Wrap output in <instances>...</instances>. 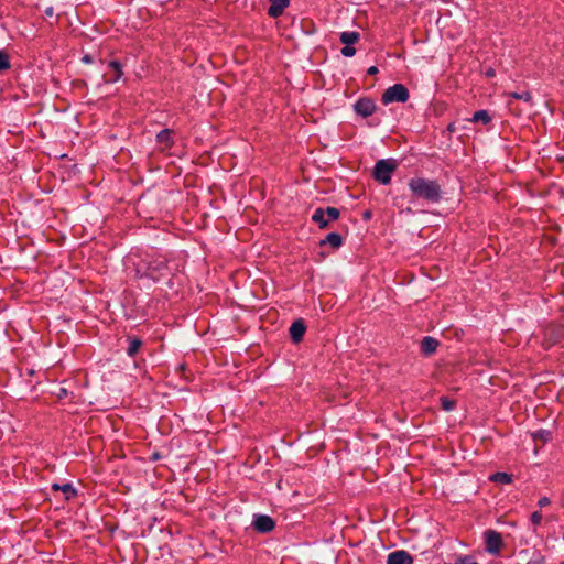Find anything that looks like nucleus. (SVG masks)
I'll list each match as a JSON object with an SVG mask.
<instances>
[{
    "instance_id": "1",
    "label": "nucleus",
    "mask_w": 564,
    "mask_h": 564,
    "mask_svg": "<svg viewBox=\"0 0 564 564\" xmlns=\"http://www.w3.org/2000/svg\"><path fill=\"white\" fill-rule=\"evenodd\" d=\"M409 189L414 199H423L427 203H438L442 198V189L440 184L434 180L424 177H412L409 183Z\"/></svg>"
},
{
    "instance_id": "2",
    "label": "nucleus",
    "mask_w": 564,
    "mask_h": 564,
    "mask_svg": "<svg viewBox=\"0 0 564 564\" xmlns=\"http://www.w3.org/2000/svg\"><path fill=\"white\" fill-rule=\"evenodd\" d=\"M409 97V90L404 85L394 84L383 91L381 101L383 105H389L392 102H405L408 101Z\"/></svg>"
},
{
    "instance_id": "3",
    "label": "nucleus",
    "mask_w": 564,
    "mask_h": 564,
    "mask_svg": "<svg viewBox=\"0 0 564 564\" xmlns=\"http://www.w3.org/2000/svg\"><path fill=\"white\" fill-rule=\"evenodd\" d=\"M397 164L393 160H379L373 169V177L381 184L387 185L391 182V176Z\"/></svg>"
},
{
    "instance_id": "4",
    "label": "nucleus",
    "mask_w": 564,
    "mask_h": 564,
    "mask_svg": "<svg viewBox=\"0 0 564 564\" xmlns=\"http://www.w3.org/2000/svg\"><path fill=\"white\" fill-rule=\"evenodd\" d=\"M339 217V210L335 207L317 208L315 209L312 220L321 228H326L330 221Z\"/></svg>"
},
{
    "instance_id": "5",
    "label": "nucleus",
    "mask_w": 564,
    "mask_h": 564,
    "mask_svg": "<svg viewBox=\"0 0 564 564\" xmlns=\"http://www.w3.org/2000/svg\"><path fill=\"white\" fill-rule=\"evenodd\" d=\"M167 265L164 258H158L147 263L144 274L153 281H159L166 274Z\"/></svg>"
},
{
    "instance_id": "6",
    "label": "nucleus",
    "mask_w": 564,
    "mask_h": 564,
    "mask_svg": "<svg viewBox=\"0 0 564 564\" xmlns=\"http://www.w3.org/2000/svg\"><path fill=\"white\" fill-rule=\"evenodd\" d=\"M486 551L490 554H499L502 547L501 534L495 530L485 532Z\"/></svg>"
},
{
    "instance_id": "7",
    "label": "nucleus",
    "mask_w": 564,
    "mask_h": 564,
    "mask_svg": "<svg viewBox=\"0 0 564 564\" xmlns=\"http://www.w3.org/2000/svg\"><path fill=\"white\" fill-rule=\"evenodd\" d=\"M376 108L375 101L369 98H360L354 105L356 113L364 118L370 117L375 112Z\"/></svg>"
},
{
    "instance_id": "8",
    "label": "nucleus",
    "mask_w": 564,
    "mask_h": 564,
    "mask_svg": "<svg viewBox=\"0 0 564 564\" xmlns=\"http://www.w3.org/2000/svg\"><path fill=\"white\" fill-rule=\"evenodd\" d=\"M253 528L261 533H268L274 529V521L265 514H258L252 522Z\"/></svg>"
},
{
    "instance_id": "9",
    "label": "nucleus",
    "mask_w": 564,
    "mask_h": 564,
    "mask_svg": "<svg viewBox=\"0 0 564 564\" xmlns=\"http://www.w3.org/2000/svg\"><path fill=\"white\" fill-rule=\"evenodd\" d=\"M412 563H413L412 556L409 554V552H406L404 550L391 552L387 558V564H412Z\"/></svg>"
},
{
    "instance_id": "10",
    "label": "nucleus",
    "mask_w": 564,
    "mask_h": 564,
    "mask_svg": "<svg viewBox=\"0 0 564 564\" xmlns=\"http://www.w3.org/2000/svg\"><path fill=\"white\" fill-rule=\"evenodd\" d=\"M306 326L303 321L297 319L293 322L289 328L290 337L294 343H299L303 339Z\"/></svg>"
},
{
    "instance_id": "11",
    "label": "nucleus",
    "mask_w": 564,
    "mask_h": 564,
    "mask_svg": "<svg viewBox=\"0 0 564 564\" xmlns=\"http://www.w3.org/2000/svg\"><path fill=\"white\" fill-rule=\"evenodd\" d=\"M270 7L268 9V14L271 18L280 17L285 8L289 6V0H269Z\"/></svg>"
},
{
    "instance_id": "12",
    "label": "nucleus",
    "mask_w": 564,
    "mask_h": 564,
    "mask_svg": "<svg viewBox=\"0 0 564 564\" xmlns=\"http://www.w3.org/2000/svg\"><path fill=\"white\" fill-rule=\"evenodd\" d=\"M437 347H438V341L433 337L426 336L421 341V351L424 355L429 356V355L434 354L436 351Z\"/></svg>"
},
{
    "instance_id": "13",
    "label": "nucleus",
    "mask_w": 564,
    "mask_h": 564,
    "mask_svg": "<svg viewBox=\"0 0 564 564\" xmlns=\"http://www.w3.org/2000/svg\"><path fill=\"white\" fill-rule=\"evenodd\" d=\"M323 245H329L337 249L343 245V238L339 234L330 232L321 241V246Z\"/></svg>"
},
{
    "instance_id": "14",
    "label": "nucleus",
    "mask_w": 564,
    "mask_h": 564,
    "mask_svg": "<svg viewBox=\"0 0 564 564\" xmlns=\"http://www.w3.org/2000/svg\"><path fill=\"white\" fill-rule=\"evenodd\" d=\"M360 37V34L355 31H345L339 34V41L345 45L355 44Z\"/></svg>"
},
{
    "instance_id": "15",
    "label": "nucleus",
    "mask_w": 564,
    "mask_h": 564,
    "mask_svg": "<svg viewBox=\"0 0 564 564\" xmlns=\"http://www.w3.org/2000/svg\"><path fill=\"white\" fill-rule=\"evenodd\" d=\"M108 66L113 70V76L109 78H105L106 83H116L118 82L122 76V69L121 65L117 61H111Z\"/></svg>"
},
{
    "instance_id": "16",
    "label": "nucleus",
    "mask_w": 564,
    "mask_h": 564,
    "mask_svg": "<svg viewBox=\"0 0 564 564\" xmlns=\"http://www.w3.org/2000/svg\"><path fill=\"white\" fill-rule=\"evenodd\" d=\"M156 141L161 144H164L166 148L172 147L173 140H172V131L170 129L161 130L156 134Z\"/></svg>"
},
{
    "instance_id": "17",
    "label": "nucleus",
    "mask_w": 564,
    "mask_h": 564,
    "mask_svg": "<svg viewBox=\"0 0 564 564\" xmlns=\"http://www.w3.org/2000/svg\"><path fill=\"white\" fill-rule=\"evenodd\" d=\"M473 122H481L484 124H487L491 121V117L488 113L487 110H478L474 113L473 118L470 119Z\"/></svg>"
},
{
    "instance_id": "18",
    "label": "nucleus",
    "mask_w": 564,
    "mask_h": 564,
    "mask_svg": "<svg viewBox=\"0 0 564 564\" xmlns=\"http://www.w3.org/2000/svg\"><path fill=\"white\" fill-rule=\"evenodd\" d=\"M52 489L53 490H61V491H63V494L65 495V498L67 500L75 496V489L72 487L70 484H65V485H62V486H59L57 484H53L52 485Z\"/></svg>"
},
{
    "instance_id": "19",
    "label": "nucleus",
    "mask_w": 564,
    "mask_h": 564,
    "mask_svg": "<svg viewBox=\"0 0 564 564\" xmlns=\"http://www.w3.org/2000/svg\"><path fill=\"white\" fill-rule=\"evenodd\" d=\"M489 479L494 482H500V484H510L511 480H512V477L511 475L507 474V473H501V471H498V473H495L492 474Z\"/></svg>"
},
{
    "instance_id": "20",
    "label": "nucleus",
    "mask_w": 564,
    "mask_h": 564,
    "mask_svg": "<svg viewBox=\"0 0 564 564\" xmlns=\"http://www.w3.org/2000/svg\"><path fill=\"white\" fill-rule=\"evenodd\" d=\"M508 98L512 99H520L531 105L532 97L531 94L528 90H524L522 93H509L507 94Z\"/></svg>"
},
{
    "instance_id": "21",
    "label": "nucleus",
    "mask_w": 564,
    "mask_h": 564,
    "mask_svg": "<svg viewBox=\"0 0 564 564\" xmlns=\"http://www.w3.org/2000/svg\"><path fill=\"white\" fill-rule=\"evenodd\" d=\"M142 343L138 338H129V346L127 352L130 357H133L140 349Z\"/></svg>"
},
{
    "instance_id": "22",
    "label": "nucleus",
    "mask_w": 564,
    "mask_h": 564,
    "mask_svg": "<svg viewBox=\"0 0 564 564\" xmlns=\"http://www.w3.org/2000/svg\"><path fill=\"white\" fill-rule=\"evenodd\" d=\"M10 62L8 54L0 50V72H4L10 68Z\"/></svg>"
},
{
    "instance_id": "23",
    "label": "nucleus",
    "mask_w": 564,
    "mask_h": 564,
    "mask_svg": "<svg viewBox=\"0 0 564 564\" xmlns=\"http://www.w3.org/2000/svg\"><path fill=\"white\" fill-rule=\"evenodd\" d=\"M441 403H442V408L445 410V411H452L455 409L456 406V402L454 400H449L447 398H442L441 399Z\"/></svg>"
},
{
    "instance_id": "24",
    "label": "nucleus",
    "mask_w": 564,
    "mask_h": 564,
    "mask_svg": "<svg viewBox=\"0 0 564 564\" xmlns=\"http://www.w3.org/2000/svg\"><path fill=\"white\" fill-rule=\"evenodd\" d=\"M356 53V50L351 46V45H345L343 48H341V54L346 57H351L354 56Z\"/></svg>"
},
{
    "instance_id": "25",
    "label": "nucleus",
    "mask_w": 564,
    "mask_h": 564,
    "mask_svg": "<svg viewBox=\"0 0 564 564\" xmlns=\"http://www.w3.org/2000/svg\"><path fill=\"white\" fill-rule=\"evenodd\" d=\"M531 522L534 524V525H540L541 524V521H542V513L539 512V511H534L532 514H531V518H530Z\"/></svg>"
},
{
    "instance_id": "26",
    "label": "nucleus",
    "mask_w": 564,
    "mask_h": 564,
    "mask_svg": "<svg viewBox=\"0 0 564 564\" xmlns=\"http://www.w3.org/2000/svg\"><path fill=\"white\" fill-rule=\"evenodd\" d=\"M528 564H545V557L542 555H538L531 558Z\"/></svg>"
},
{
    "instance_id": "27",
    "label": "nucleus",
    "mask_w": 564,
    "mask_h": 564,
    "mask_svg": "<svg viewBox=\"0 0 564 564\" xmlns=\"http://www.w3.org/2000/svg\"><path fill=\"white\" fill-rule=\"evenodd\" d=\"M538 505L540 508H543V507H546L550 505V499L547 497H542L539 501H538Z\"/></svg>"
},
{
    "instance_id": "28",
    "label": "nucleus",
    "mask_w": 564,
    "mask_h": 564,
    "mask_svg": "<svg viewBox=\"0 0 564 564\" xmlns=\"http://www.w3.org/2000/svg\"><path fill=\"white\" fill-rule=\"evenodd\" d=\"M82 61L85 63V64H90L93 63V57L88 54L84 55Z\"/></svg>"
},
{
    "instance_id": "29",
    "label": "nucleus",
    "mask_w": 564,
    "mask_h": 564,
    "mask_svg": "<svg viewBox=\"0 0 564 564\" xmlns=\"http://www.w3.org/2000/svg\"><path fill=\"white\" fill-rule=\"evenodd\" d=\"M378 73V68L376 66H371L368 68L369 75H376Z\"/></svg>"
},
{
    "instance_id": "30",
    "label": "nucleus",
    "mask_w": 564,
    "mask_h": 564,
    "mask_svg": "<svg viewBox=\"0 0 564 564\" xmlns=\"http://www.w3.org/2000/svg\"><path fill=\"white\" fill-rule=\"evenodd\" d=\"M45 14L48 15V17H52L53 15V8L52 7H48L46 10H45Z\"/></svg>"
},
{
    "instance_id": "31",
    "label": "nucleus",
    "mask_w": 564,
    "mask_h": 564,
    "mask_svg": "<svg viewBox=\"0 0 564 564\" xmlns=\"http://www.w3.org/2000/svg\"><path fill=\"white\" fill-rule=\"evenodd\" d=\"M487 75H488V76H492V75H494V70H488V72H487Z\"/></svg>"
},
{
    "instance_id": "32",
    "label": "nucleus",
    "mask_w": 564,
    "mask_h": 564,
    "mask_svg": "<svg viewBox=\"0 0 564 564\" xmlns=\"http://www.w3.org/2000/svg\"><path fill=\"white\" fill-rule=\"evenodd\" d=\"M561 564H564V562H562Z\"/></svg>"
}]
</instances>
